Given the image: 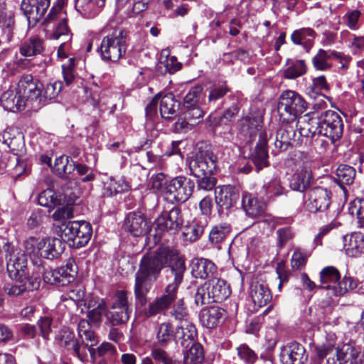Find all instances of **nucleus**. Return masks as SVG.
I'll return each instance as SVG.
<instances>
[{"mask_svg":"<svg viewBox=\"0 0 364 364\" xmlns=\"http://www.w3.org/2000/svg\"><path fill=\"white\" fill-rule=\"evenodd\" d=\"M176 251L173 247L161 246L141 257L134 279V293L136 305L144 306L146 304L147 294Z\"/></svg>","mask_w":364,"mask_h":364,"instance_id":"1","label":"nucleus"},{"mask_svg":"<svg viewBox=\"0 0 364 364\" xmlns=\"http://www.w3.org/2000/svg\"><path fill=\"white\" fill-rule=\"evenodd\" d=\"M166 268L165 272L166 286L164 293L150 302L147 308L144 309V314L147 318L155 316L167 311L176 300L178 290L183 282L186 270L184 257L176 250Z\"/></svg>","mask_w":364,"mask_h":364,"instance_id":"2","label":"nucleus"},{"mask_svg":"<svg viewBox=\"0 0 364 364\" xmlns=\"http://www.w3.org/2000/svg\"><path fill=\"white\" fill-rule=\"evenodd\" d=\"M218 157L206 144L198 146L197 151L189 161L191 173L197 178L196 193L208 192L214 189L217 179L213 176L216 169Z\"/></svg>","mask_w":364,"mask_h":364,"instance_id":"3","label":"nucleus"},{"mask_svg":"<svg viewBox=\"0 0 364 364\" xmlns=\"http://www.w3.org/2000/svg\"><path fill=\"white\" fill-rule=\"evenodd\" d=\"M316 355L318 360L326 359L327 364H363L364 354L362 348L355 341L338 344L336 347L332 345L318 346L315 348Z\"/></svg>","mask_w":364,"mask_h":364,"instance_id":"4","label":"nucleus"},{"mask_svg":"<svg viewBox=\"0 0 364 364\" xmlns=\"http://www.w3.org/2000/svg\"><path fill=\"white\" fill-rule=\"evenodd\" d=\"M307 108V103L301 95L293 90H285L279 96L277 112L279 121L290 124L301 116Z\"/></svg>","mask_w":364,"mask_h":364,"instance_id":"5","label":"nucleus"},{"mask_svg":"<svg viewBox=\"0 0 364 364\" xmlns=\"http://www.w3.org/2000/svg\"><path fill=\"white\" fill-rule=\"evenodd\" d=\"M320 284L318 289L331 291L333 296H343L357 287V282L350 277L345 276L341 280V274L337 268L328 266L321 269L319 273Z\"/></svg>","mask_w":364,"mask_h":364,"instance_id":"6","label":"nucleus"},{"mask_svg":"<svg viewBox=\"0 0 364 364\" xmlns=\"http://www.w3.org/2000/svg\"><path fill=\"white\" fill-rule=\"evenodd\" d=\"M59 228L61 239L75 248L86 245L92 234V226L86 221L63 222Z\"/></svg>","mask_w":364,"mask_h":364,"instance_id":"7","label":"nucleus"},{"mask_svg":"<svg viewBox=\"0 0 364 364\" xmlns=\"http://www.w3.org/2000/svg\"><path fill=\"white\" fill-rule=\"evenodd\" d=\"M295 160L298 167L291 178L289 186L294 191L304 192L314 180L311 169L313 161L309 154L304 151H299Z\"/></svg>","mask_w":364,"mask_h":364,"instance_id":"8","label":"nucleus"},{"mask_svg":"<svg viewBox=\"0 0 364 364\" xmlns=\"http://www.w3.org/2000/svg\"><path fill=\"white\" fill-rule=\"evenodd\" d=\"M132 312V305L129 303L127 292L123 290L117 291L115 294L114 301L110 308H108L105 326L124 325L129 320Z\"/></svg>","mask_w":364,"mask_h":364,"instance_id":"9","label":"nucleus"},{"mask_svg":"<svg viewBox=\"0 0 364 364\" xmlns=\"http://www.w3.org/2000/svg\"><path fill=\"white\" fill-rule=\"evenodd\" d=\"M195 182L185 176H178L170 180L164 188L168 199L178 203H185L192 196Z\"/></svg>","mask_w":364,"mask_h":364,"instance_id":"10","label":"nucleus"},{"mask_svg":"<svg viewBox=\"0 0 364 364\" xmlns=\"http://www.w3.org/2000/svg\"><path fill=\"white\" fill-rule=\"evenodd\" d=\"M124 46L126 44V33L111 23L106 24L99 32H91L87 38V46Z\"/></svg>","mask_w":364,"mask_h":364,"instance_id":"11","label":"nucleus"},{"mask_svg":"<svg viewBox=\"0 0 364 364\" xmlns=\"http://www.w3.org/2000/svg\"><path fill=\"white\" fill-rule=\"evenodd\" d=\"M156 235L161 237L164 233H177L183 225V216L181 209L178 206H173L169 210L163 211L155 220Z\"/></svg>","mask_w":364,"mask_h":364,"instance_id":"12","label":"nucleus"},{"mask_svg":"<svg viewBox=\"0 0 364 364\" xmlns=\"http://www.w3.org/2000/svg\"><path fill=\"white\" fill-rule=\"evenodd\" d=\"M318 134L335 142L341 138L343 133V122L341 117L335 111L327 110L318 115Z\"/></svg>","mask_w":364,"mask_h":364,"instance_id":"13","label":"nucleus"},{"mask_svg":"<svg viewBox=\"0 0 364 364\" xmlns=\"http://www.w3.org/2000/svg\"><path fill=\"white\" fill-rule=\"evenodd\" d=\"M42 89L43 84L31 75L21 76L17 85L18 93L26 100V104L31 102L37 106L41 105L43 100Z\"/></svg>","mask_w":364,"mask_h":364,"instance_id":"14","label":"nucleus"},{"mask_svg":"<svg viewBox=\"0 0 364 364\" xmlns=\"http://www.w3.org/2000/svg\"><path fill=\"white\" fill-rule=\"evenodd\" d=\"M4 250L9 277L17 279L19 276H26L24 269L27 267L26 255L23 252L16 250L10 243H6L4 245Z\"/></svg>","mask_w":364,"mask_h":364,"instance_id":"15","label":"nucleus"},{"mask_svg":"<svg viewBox=\"0 0 364 364\" xmlns=\"http://www.w3.org/2000/svg\"><path fill=\"white\" fill-rule=\"evenodd\" d=\"M55 341L58 346L72 351L81 361L87 360V355L81 345L75 336L74 332L69 328H63L56 335Z\"/></svg>","mask_w":364,"mask_h":364,"instance_id":"16","label":"nucleus"},{"mask_svg":"<svg viewBox=\"0 0 364 364\" xmlns=\"http://www.w3.org/2000/svg\"><path fill=\"white\" fill-rule=\"evenodd\" d=\"M13 283L4 285V291L9 296H18L27 291H33L40 287V280L37 277L19 276Z\"/></svg>","mask_w":364,"mask_h":364,"instance_id":"17","label":"nucleus"},{"mask_svg":"<svg viewBox=\"0 0 364 364\" xmlns=\"http://www.w3.org/2000/svg\"><path fill=\"white\" fill-rule=\"evenodd\" d=\"M331 204V192L326 188L316 187L310 190L306 202V209L311 213L325 212Z\"/></svg>","mask_w":364,"mask_h":364,"instance_id":"18","label":"nucleus"},{"mask_svg":"<svg viewBox=\"0 0 364 364\" xmlns=\"http://www.w3.org/2000/svg\"><path fill=\"white\" fill-rule=\"evenodd\" d=\"M124 228L134 237L145 235L151 230L145 215L140 211L127 214L124 222Z\"/></svg>","mask_w":364,"mask_h":364,"instance_id":"19","label":"nucleus"},{"mask_svg":"<svg viewBox=\"0 0 364 364\" xmlns=\"http://www.w3.org/2000/svg\"><path fill=\"white\" fill-rule=\"evenodd\" d=\"M240 197L239 191L235 187L228 185L218 187L215 192V200L220 213L224 210L233 207Z\"/></svg>","mask_w":364,"mask_h":364,"instance_id":"20","label":"nucleus"},{"mask_svg":"<svg viewBox=\"0 0 364 364\" xmlns=\"http://www.w3.org/2000/svg\"><path fill=\"white\" fill-rule=\"evenodd\" d=\"M203 115L204 112L200 106L183 107L182 112L175 123L176 129L178 130L191 129L201 122Z\"/></svg>","mask_w":364,"mask_h":364,"instance_id":"21","label":"nucleus"},{"mask_svg":"<svg viewBox=\"0 0 364 364\" xmlns=\"http://www.w3.org/2000/svg\"><path fill=\"white\" fill-rule=\"evenodd\" d=\"M50 4V0H22L21 9L29 23H36L44 16Z\"/></svg>","mask_w":364,"mask_h":364,"instance_id":"22","label":"nucleus"},{"mask_svg":"<svg viewBox=\"0 0 364 364\" xmlns=\"http://www.w3.org/2000/svg\"><path fill=\"white\" fill-rule=\"evenodd\" d=\"M307 358L304 347L297 342L283 346L280 353V359L283 364H304Z\"/></svg>","mask_w":364,"mask_h":364,"instance_id":"23","label":"nucleus"},{"mask_svg":"<svg viewBox=\"0 0 364 364\" xmlns=\"http://www.w3.org/2000/svg\"><path fill=\"white\" fill-rule=\"evenodd\" d=\"M248 158L255 165L257 172L269 166L267 141L264 134L262 132L259 134V141L251 151Z\"/></svg>","mask_w":364,"mask_h":364,"instance_id":"24","label":"nucleus"},{"mask_svg":"<svg viewBox=\"0 0 364 364\" xmlns=\"http://www.w3.org/2000/svg\"><path fill=\"white\" fill-rule=\"evenodd\" d=\"M191 274L196 279H207L215 277L218 267L213 262L203 257H195L191 263Z\"/></svg>","mask_w":364,"mask_h":364,"instance_id":"25","label":"nucleus"},{"mask_svg":"<svg viewBox=\"0 0 364 364\" xmlns=\"http://www.w3.org/2000/svg\"><path fill=\"white\" fill-rule=\"evenodd\" d=\"M296 130L289 124L281 127L277 132L275 147L280 151H285L289 147L301 145L303 139H296Z\"/></svg>","mask_w":364,"mask_h":364,"instance_id":"26","label":"nucleus"},{"mask_svg":"<svg viewBox=\"0 0 364 364\" xmlns=\"http://www.w3.org/2000/svg\"><path fill=\"white\" fill-rule=\"evenodd\" d=\"M15 25L14 12L9 9L6 4L0 1V28L3 43H9L14 37V28Z\"/></svg>","mask_w":364,"mask_h":364,"instance_id":"27","label":"nucleus"},{"mask_svg":"<svg viewBox=\"0 0 364 364\" xmlns=\"http://www.w3.org/2000/svg\"><path fill=\"white\" fill-rule=\"evenodd\" d=\"M250 295L254 304L258 307L266 306L272 299L268 285L257 280L252 281L250 287Z\"/></svg>","mask_w":364,"mask_h":364,"instance_id":"28","label":"nucleus"},{"mask_svg":"<svg viewBox=\"0 0 364 364\" xmlns=\"http://www.w3.org/2000/svg\"><path fill=\"white\" fill-rule=\"evenodd\" d=\"M65 248L61 239L47 237L40 240L41 257L48 259H53L60 256Z\"/></svg>","mask_w":364,"mask_h":364,"instance_id":"29","label":"nucleus"},{"mask_svg":"<svg viewBox=\"0 0 364 364\" xmlns=\"http://www.w3.org/2000/svg\"><path fill=\"white\" fill-rule=\"evenodd\" d=\"M205 284L213 302H223L231 294L230 286L227 284L224 279L213 277L206 282Z\"/></svg>","mask_w":364,"mask_h":364,"instance_id":"30","label":"nucleus"},{"mask_svg":"<svg viewBox=\"0 0 364 364\" xmlns=\"http://www.w3.org/2000/svg\"><path fill=\"white\" fill-rule=\"evenodd\" d=\"M197 330L191 321L181 322L176 328L175 341L183 348H189L190 345L196 342Z\"/></svg>","mask_w":364,"mask_h":364,"instance_id":"31","label":"nucleus"},{"mask_svg":"<svg viewBox=\"0 0 364 364\" xmlns=\"http://www.w3.org/2000/svg\"><path fill=\"white\" fill-rule=\"evenodd\" d=\"M225 315V309L213 306L202 309L199 314V318L203 326L207 328H213L221 322Z\"/></svg>","mask_w":364,"mask_h":364,"instance_id":"32","label":"nucleus"},{"mask_svg":"<svg viewBox=\"0 0 364 364\" xmlns=\"http://www.w3.org/2000/svg\"><path fill=\"white\" fill-rule=\"evenodd\" d=\"M242 205L246 214L252 218L262 215L266 210L264 200H259L257 197L247 192L242 194Z\"/></svg>","mask_w":364,"mask_h":364,"instance_id":"33","label":"nucleus"},{"mask_svg":"<svg viewBox=\"0 0 364 364\" xmlns=\"http://www.w3.org/2000/svg\"><path fill=\"white\" fill-rule=\"evenodd\" d=\"M105 0H74V7L85 18L96 16L105 6Z\"/></svg>","mask_w":364,"mask_h":364,"instance_id":"34","label":"nucleus"},{"mask_svg":"<svg viewBox=\"0 0 364 364\" xmlns=\"http://www.w3.org/2000/svg\"><path fill=\"white\" fill-rule=\"evenodd\" d=\"M159 103V110L162 118L172 120L177 116L180 103L176 100L172 93L160 95Z\"/></svg>","mask_w":364,"mask_h":364,"instance_id":"35","label":"nucleus"},{"mask_svg":"<svg viewBox=\"0 0 364 364\" xmlns=\"http://www.w3.org/2000/svg\"><path fill=\"white\" fill-rule=\"evenodd\" d=\"M318 115L315 116V114H306L297 122L298 130L301 137H314L316 132L318 133Z\"/></svg>","mask_w":364,"mask_h":364,"instance_id":"36","label":"nucleus"},{"mask_svg":"<svg viewBox=\"0 0 364 364\" xmlns=\"http://www.w3.org/2000/svg\"><path fill=\"white\" fill-rule=\"evenodd\" d=\"M0 102L6 110L13 112L20 111L26 106V100L18 95L17 90L16 92L10 90L4 92L0 97Z\"/></svg>","mask_w":364,"mask_h":364,"instance_id":"37","label":"nucleus"},{"mask_svg":"<svg viewBox=\"0 0 364 364\" xmlns=\"http://www.w3.org/2000/svg\"><path fill=\"white\" fill-rule=\"evenodd\" d=\"M284 193L285 189L282 186L280 180L278 178H272L262 185L258 194L263 200L269 202Z\"/></svg>","mask_w":364,"mask_h":364,"instance_id":"38","label":"nucleus"},{"mask_svg":"<svg viewBox=\"0 0 364 364\" xmlns=\"http://www.w3.org/2000/svg\"><path fill=\"white\" fill-rule=\"evenodd\" d=\"M343 248L346 255L350 257H357L364 248V240L363 236L359 233H354L343 237Z\"/></svg>","mask_w":364,"mask_h":364,"instance_id":"39","label":"nucleus"},{"mask_svg":"<svg viewBox=\"0 0 364 364\" xmlns=\"http://www.w3.org/2000/svg\"><path fill=\"white\" fill-rule=\"evenodd\" d=\"M337 58L336 51L320 49L313 58V64L316 70H326L332 67L331 62Z\"/></svg>","mask_w":364,"mask_h":364,"instance_id":"40","label":"nucleus"},{"mask_svg":"<svg viewBox=\"0 0 364 364\" xmlns=\"http://www.w3.org/2000/svg\"><path fill=\"white\" fill-rule=\"evenodd\" d=\"M184 364H200L204 360V352L202 345L195 342L189 348H184Z\"/></svg>","mask_w":364,"mask_h":364,"instance_id":"41","label":"nucleus"},{"mask_svg":"<svg viewBox=\"0 0 364 364\" xmlns=\"http://www.w3.org/2000/svg\"><path fill=\"white\" fill-rule=\"evenodd\" d=\"M316 32L311 28L295 30L291 35L293 43L299 46H312L316 38Z\"/></svg>","mask_w":364,"mask_h":364,"instance_id":"42","label":"nucleus"},{"mask_svg":"<svg viewBox=\"0 0 364 364\" xmlns=\"http://www.w3.org/2000/svg\"><path fill=\"white\" fill-rule=\"evenodd\" d=\"M91 322L86 319L80 320L77 325V333L81 341L91 343V346H95L98 343L96 333L92 329Z\"/></svg>","mask_w":364,"mask_h":364,"instance_id":"43","label":"nucleus"},{"mask_svg":"<svg viewBox=\"0 0 364 364\" xmlns=\"http://www.w3.org/2000/svg\"><path fill=\"white\" fill-rule=\"evenodd\" d=\"M223 105L226 106L230 105L221 114L224 124H227L237 115L240 110L239 100L237 97L233 95H229L227 98L224 99Z\"/></svg>","mask_w":364,"mask_h":364,"instance_id":"44","label":"nucleus"},{"mask_svg":"<svg viewBox=\"0 0 364 364\" xmlns=\"http://www.w3.org/2000/svg\"><path fill=\"white\" fill-rule=\"evenodd\" d=\"M231 230L232 228L229 223H223L215 225L209 233V241L213 245H219L230 234Z\"/></svg>","mask_w":364,"mask_h":364,"instance_id":"45","label":"nucleus"},{"mask_svg":"<svg viewBox=\"0 0 364 364\" xmlns=\"http://www.w3.org/2000/svg\"><path fill=\"white\" fill-rule=\"evenodd\" d=\"M67 21L66 11L53 6L45 18V22L47 23H55L57 24L56 28H58L60 32L66 31Z\"/></svg>","mask_w":364,"mask_h":364,"instance_id":"46","label":"nucleus"},{"mask_svg":"<svg viewBox=\"0 0 364 364\" xmlns=\"http://www.w3.org/2000/svg\"><path fill=\"white\" fill-rule=\"evenodd\" d=\"M176 329L170 322H163L158 328L156 339L161 346H166L171 341H175Z\"/></svg>","mask_w":364,"mask_h":364,"instance_id":"47","label":"nucleus"},{"mask_svg":"<svg viewBox=\"0 0 364 364\" xmlns=\"http://www.w3.org/2000/svg\"><path fill=\"white\" fill-rule=\"evenodd\" d=\"M38 203L41 206L53 209L61 204V198L53 189L48 188L38 195Z\"/></svg>","mask_w":364,"mask_h":364,"instance_id":"48","label":"nucleus"},{"mask_svg":"<svg viewBox=\"0 0 364 364\" xmlns=\"http://www.w3.org/2000/svg\"><path fill=\"white\" fill-rule=\"evenodd\" d=\"M355 169L347 164H340L336 169V180L340 186L350 185L355 177Z\"/></svg>","mask_w":364,"mask_h":364,"instance_id":"49","label":"nucleus"},{"mask_svg":"<svg viewBox=\"0 0 364 364\" xmlns=\"http://www.w3.org/2000/svg\"><path fill=\"white\" fill-rule=\"evenodd\" d=\"M107 313L108 307L105 301L103 299H101L96 307L88 311L87 317L92 324L96 326H100L102 321V316H104L105 317V320L107 319Z\"/></svg>","mask_w":364,"mask_h":364,"instance_id":"50","label":"nucleus"},{"mask_svg":"<svg viewBox=\"0 0 364 364\" xmlns=\"http://www.w3.org/2000/svg\"><path fill=\"white\" fill-rule=\"evenodd\" d=\"M171 51L168 47L161 51L159 61L164 64L166 70L171 74L175 73L181 68V63L178 62L176 57L170 56Z\"/></svg>","mask_w":364,"mask_h":364,"instance_id":"51","label":"nucleus"},{"mask_svg":"<svg viewBox=\"0 0 364 364\" xmlns=\"http://www.w3.org/2000/svg\"><path fill=\"white\" fill-rule=\"evenodd\" d=\"M170 315L176 320L181 322L191 321L189 313L185 304L183 299H176L173 304Z\"/></svg>","mask_w":364,"mask_h":364,"instance_id":"52","label":"nucleus"},{"mask_svg":"<svg viewBox=\"0 0 364 364\" xmlns=\"http://www.w3.org/2000/svg\"><path fill=\"white\" fill-rule=\"evenodd\" d=\"M203 231L204 225L193 220L191 224L185 227L183 234L186 240L194 242L202 235Z\"/></svg>","mask_w":364,"mask_h":364,"instance_id":"53","label":"nucleus"},{"mask_svg":"<svg viewBox=\"0 0 364 364\" xmlns=\"http://www.w3.org/2000/svg\"><path fill=\"white\" fill-rule=\"evenodd\" d=\"M203 89L201 85H196L191 87L183 98V107L199 106L198 103L201 99Z\"/></svg>","mask_w":364,"mask_h":364,"instance_id":"54","label":"nucleus"},{"mask_svg":"<svg viewBox=\"0 0 364 364\" xmlns=\"http://www.w3.org/2000/svg\"><path fill=\"white\" fill-rule=\"evenodd\" d=\"M230 92V89L227 85L226 82L213 85L209 90V95L208 97L209 103H215Z\"/></svg>","mask_w":364,"mask_h":364,"instance_id":"55","label":"nucleus"},{"mask_svg":"<svg viewBox=\"0 0 364 364\" xmlns=\"http://www.w3.org/2000/svg\"><path fill=\"white\" fill-rule=\"evenodd\" d=\"M97 52L100 53L102 58L106 61L116 62L122 55V47H99Z\"/></svg>","mask_w":364,"mask_h":364,"instance_id":"56","label":"nucleus"},{"mask_svg":"<svg viewBox=\"0 0 364 364\" xmlns=\"http://www.w3.org/2000/svg\"><path fill=\"white\" fill-rule=\"evenodd\" d=\"M259 126L258 120L255 117H243L240 122V132L245 136L251 137L255 134Z\"/></svg>","mask_w":364,"mask_h":364,"instance_id":"57","label":"nucleus"},{"mask_svg":"<svg viewBox=\"0 0 364 364\" xmlns=\"http://www.w3.org/2000/svg\"><path fill=\"white\" fill-rule=\"evenodd\" d=\"M306 72V66L304 60H299L285 70L284 77L287 79H295L303 75Z\"/></svg>","mask_w":364,"mask_h":364,"instance_id":"58","label":"nucleus"},{"mask_svg":"<svg viewBox=\"0 0 364 364\" xmlns=\"http://www.w3.org/2000/svg\"><path fill=\"white\" fill-rule=\"evenodd\" d=\"M348 212L353 216H356L360 226L364 225V200L356 198L349 203Z\"/></svg>","mask_w":364,"mask_h":364,"instance_id":"59","label":"nucleus"},{"mask_svg":"<svg viewBox=\"0 0 364 364\" xmlns=\"http://www.w3.org/2000/svg\"><path fill=\"white\" fill-rule=\"evenodd\" d=\"M75 271L69 267V264L56 269V274L58 275V286H66L74 280Z\"/></svg>","mask_w":364,"mask_h":364,"instance_id":"60","label":"nucleus"},{"mask_svg":"<svg viewBox=\"0 0 364 364\" xmlns=\"http://www.w3.org/2000/svg\"><path fill=\"white\" fill-rule=\"evenodd\" d=\"M151 356L154 361L161 364H171L176 360L168 352L159 347H154L151 349Z\"/></svg>","mask_w":364,"mask_h":364,"instance_id":"61","label":"nucleus"},{"mask_svg":"<svg viewBox=\"0 0 364 364\" xmlns=\"http://www.w3.org/2000/svg\"><path fill=\"white\" fill-rule=\"evenodd\" d=\"M6 166L12 169L14 175L20 176L26 171V164L24 161L19 159L17 156L13 155L9 157Z\"/></svg>","mask_w":364,"mask_h":364,"instance_id":"62","label":"nucleus"},{"mask_svg":"<svg viewBox=\"0 0 364 364\" xmlns=\"http://www.w3.org/2000/svg\"><path fill=\"white\" fill-rule=\"evenodd\" d=\"M195 303L197 306L213 303L205 282L198 287L194 296Z\"/></svg>","mask_w":364,"mask_h":364,"instance_id":"63","label":"nucleus"},{"mask_svg":"<svg viewBox=\"0 0 364 364\" xmlns=\"http://www.w3.org/2000/svg\"><path fill=\"white\" fill-rule=\"evenodd\" d=\"M276 233L277 236V246L279 249H282L294 236L291 227L279 228Z\"/></svg>","mask_w":364,"mask_h":364,"instance_id":"64","label":"nucleus"}]
</instances>
